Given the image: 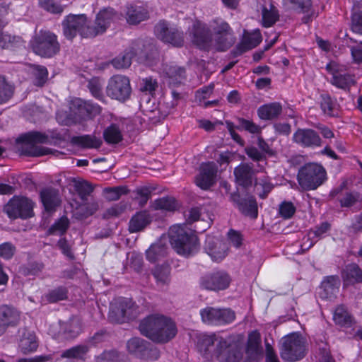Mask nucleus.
I'll use <instances>...</instances> for the list:
<instances>
[{"label":"nucleus","instance_id":"nucleus-5","mask_svg":"<svg viewBox=\"0 0 362 362\" xmlns=\"http://www.w3.org/2000/svg\"><path fill=\"white\" fill-rule=\"evenodd\" d=\"M304 338L297 334H291L284 338L280 349V356L284 361L294 362L303 358L306 354Z\"/></svg>","mask_w":362,"mask_h":362},{"label":"nucleus","instance_id":"nucleus-25","mask_svg":"<svg viewBox=\"0 0 362 362\" xmlns=\"http://www.w3.org/2000/svg\"><path fill=\"white\" fill-rule=\"evenodd\" d=\"M71 109L73 110H77L76 114L80 117L97 115L101 112V107L98 105L79 98H76L71 102Z\"/></svg>","mask_w":362,"mask_h":362},{"label":"nucleus","instance_id":"nucleus-37","mask_svg":"<svg viewBox=\"0 0 362 362\" xmlns=\"http://www.w3.org/2000/svg\"><path fill=\"white\" fill-rule=\"evenodd\" d=\"M14 92L15 86L8 81L4 76L0 75V105L11 100Z\"/></svg>","mask_w":362,"mask_h":362},{"label":"nucleus","instance_id":"nucleus-35","mask_svg":"<svg viewBox=\"0 0 362 362\" xmlns=\"http://www.w3.org/2000/svg\"><path fill=\"white\" fill-rule=\"evenodd\" d=\"M71 143L81 148H98L100 147L102 141L94 135H82L73 136Z\"/></svg>","mask_w":362,"mask_h":362},{"label":"nucleus","instance_id":"nucleus-8","mask_svg":"<svg viewBox=\"0 0 362 362\" xmlns=\"http://www.w3.org/2000/svg\"><path fill=\"white\" fill-rule=\"evenodd\" d=\"M117 14L113 8H107L100 11L93 25H88L87 23L83 25L82 30L83 37H94L103 34L107 30L110 23L116 19Z\"/></svg>","mask_w":362,"mask_h":362},{"label":"nucleus","instance_id":"nucleus-17","mask_svg":"<svg viewBox=\"0 0 362 362\" xmlns=\"http://www.w3.org/2000/svg\"><path fill=\"white\" fill-rule=\"evenodd\" d=\"M294 143L303 148L320 147L322 141L319 134L312 129H298L293 135Z\"/></svg>","mask_w":362,"mask_h":362},{"label":"nucleus","instance_id":"nucleus-61","mask_svg":"<svg viewBox=\"0 0 362 362\" xmlns=\"http://www.w3.org/2000/svg\"><path fill=\"white\" fill-rule=\"evenodd\" d=\"M135 193L136 194L135 199L141 207L145 206L151 197V190L148 187L137 188Z\"/></svg>","mask_w":362,"mask_h":362},{"label":"nucleus","instance_id":"nucleus-7","mask_svg":"<svg viewBox=\"0 0 362 362\" xmlns=\"http://www.w3.org/2000/svg\"><path fill=\"white\" fill-rule=\"evenodd\" d=\"M106 93L112 99L119 102L126 101L132 93L129 78L121 74L112 76L108 81Z\"/></svg>","mask_w":362,"mask_h":362},{"label":"nucleus","instance_id":"nucleus-45","mask_svg":"<svg viewBox=\"0 0 362 362\" xmlns=\"http://www.w3.org/2000/svg\"><path fill=\"white\" fill-rule=\"evenodd\" d=\"M88 350L89 347L86 345H78L63 351L62 357L83 360Z\"/></svg>","mask_w":362,"mask_h":362},{"label":"nucleus","instance_id":"nucleus-3","mask_svg":"<svg viewBox=\"0 0 362 362\" xmlns=\"http://www.w3.org/2000/svg\"><path fill=\"white\" fill-rule=\"evenodd\" d=\"M33 52L44 58H52L60 51V44L57 36L49 30H40L30 42Z\"/></svg>","mask_w":362,"mask_h":362},{"label":"nucleus","instance_id":"nucleus-58","mask_svg":"<svg viewBox=\"0 0 362 362\" xmlns=\"http://www.w3.org/2000/svg\"><path fill=\"white\" fill-rule=\"evenodd\" d=\"M39 4L41 8L54 14L62 13L64 11V7L54 0H39Z\"/></svg>","mask_w":362,"mask_h":362},{"label":"nucleus","instance_id":"nucleus-23","mask_svg":"<svg viewBox=\"0 0 362 362\" xmlns=\"http://www.w3.org/2000/svg\"><path fill=\"white\" fill-rule=\"evenodd\" d=\"M236 182L243 187H249L252 184L255 170L252 163H242L234 169Z\"/></svg>","mask_w":362,"mask_h":362},{"label":"nucleus","instance_id":"nucleus-33","mask_svg":"<svg viewBox=\"0 0 362 362\" xmlns=\"http://www.w3.org/2000/svg\"><path fill=\"white\" fill-rule=\"evenodd\" d=\"M151 272L158 286L164 287L170 284L171 268L168 264L156 265Z\"/></svg>","mask_w":362,"mask_h":362},{"label":"nucleus","instance_id":"nucleus-48","mask_svg":"<svg viewBox=\"0 0 362 362\" xmlns=\"http://www.w3.org/2000/svg\"><path fill=\"white\" fill-rule=\"evenodd\" d=\"M33 74L34 76V85L42 86L47 80L48 71L46 67L40 65H32Z\"/></svg>","mask_w":362,"mask_h":362},{"label":"nucleus","instance_id":"nucleus-30","mask_svg":"<svg viewBox=\"0 0 362 362\" xmlns=\"http://www.w3.org/2000/svg\"><path fill=\"white\" fill-rule=\"evenodd\" d=\"M127 22L130 25H137L148 18L147 10L137 5H129L125 11Z\"/></svg>","mask_w":362,"mask_h":362},{"label":"nucleus","instance_id":"nucleus-18","mask_svg":"<svg viewBox=\"0 0 362 362\" xmlns=\"http://www.w3.org/2000/svg\"><path fill=\"white\" fill-rule=\"evenodd\" d=\"M21 320V312L13 305L9 304L0 305V336L8 327H16Z\"/></svg>","mask_w":362,"mask_h":362},{"label":"nucleus","instance_id":"nucleus-22","mask_svg":"<svg viewBox=\"0 0 362 362\" xmlns=\"http://www.w3.org/2000/svg\"><path fill=\"white\" fill-rule=\"evenodd\" d=\"M18 347L22 353L28 354L35 351L38 347V341L34 332L28 330L25 327L18 330Z\"/></svg>","mask_w":362,"mask_h":362},{"label":"nucleus","instance_id":"nucleus-2","mask_svg":"<svg viewBox=\"0 0 362 362\" xmlns=\"http://www.w3.org/2000/svg\"><path fill=\"white\" fill-rule=\"evenodd\" d=\"M170 242L177 254L188 257L199 250V243L194 230L186 226H173L169 230Z\"/></svg>","mask_w":362,"mask_h":362},{"label":"nucleus","instance_id":"nucleus-62","mask_svg":"<svg viewBox=\"0 0 362 362\" xmlns=\"http://www.w3.org/2000/svg\"><path fill=\"white\" fill-rule=\"evenodd\" d=\"M119 353L115 350L105 351L96 357V362H119Z\"/></svg>","mask_w":362,"mask_h":362},{"label":"nucleus","instance_id":"nucleus-55","mask_svg":"<svg viewBox=\"0 0 362 362\" xmlns=\"http://www.w3.org/2000/svg\"><path fill=\"white\" fill-rule=\"evenodd\" d=\"M362 197L358 192H347L341 197L338 198L342 207H350L358 202H361Z\"/></svg>","mask_w":362,"mask_h":362},{"label":"nucleus","instance_id":"nucleus-40","mask_svg":"<svg viewBox=\"0 0 362 362\" xmlns=\"http://www.w3.org/2000/svg\"><path fill=\"white\" fill-rule=\"evenodd\" d=\"M147 341L139 337L132 338L127 343L128 351L141 358L143 352L146 349Z\"/></svg>","mask_w":362,"mask_h":362},{"label":"nucleus","instance_id":"nucleus-26","mask_svg":"<svg viewBox=\"0 0 362 362\" xmlns=\"http://www.w3.org/2000/svg\"><path fill=\"white\" fill-rule=\"evenodd\" d=\"M262 41L259 32L247 33L245 32L241 42L236 46L233 51L235 56H239L244 52L257 47Z\"/></svg>","mask_w":362,"mask_h":362},{"label":"nucleus","instance_id":"nucleus-51","mask_svg":"<svg viewBox=\"0 0 362 362\" xmlns=\"http://www.w3.org/2000/svg\"><path fill=\"white\" fill-rule=\"evenodd\" d=\"M128 193V189L124 186L107 187L103 189L105 198L108 201L118 200L122 194Z\"/></svg>","mask_w":362,"mask_h":362},{"label":"nucleus","instance_id":"nucleus-13","mask_svg":"<svg viewBox=\"0 0 362 362\" xmlns=\"http://www.w3.org/2000/svg\"><path fill=\"white\" fill-rule=\"evenodd\" d=\"M230 283L229 275L223 271H218L203 276L200 279V287L209 291H221L227 288Z\"/></svg>","mask_w":362,"mask_h":362},{"label":"nucleus","instance_id":"nucleus-44","mask_svg":"<svg viewBox=\"0 0 362 362\" xmlns=\"http://www.w3.org/2000/svg\"><path fill=\"white\" fill-rule=\"evenodd\" d=\"M23 40L21 37L11 36L0 33V46L4 49H13L23 45Z\"/></svg>","mask_w":362,"mask_h":362},{"label":"nucleus","instance_id":"nucleus-4","mask_svg":"<svg viewBox=\"0 0 362 362\" xmlns=\"http://www.w3.org/2000/svg\"><path fill=\"white\" fill-rule=\"evenodd\" d=\"M297 180L303 189L314 190L325 182L327 173L322 165L309 163L299 169Z\"/></svg>","mask_w":362,"mask_h":362},{"label":"nucleus","instance_id":"nucleus-31","mask_svg":"<svg viewBox=\"0 0 362 362\" xmlns=\"http://www.w3.org/2000/svg\"><path fill=\"white\" fill-rule=\"evenodd\" d=\"M152 221L151 216L146 211H141L135 214L129 222L130 233H137L143 230Z\"/></svg>","mask_w":362,"mask_h":362},{"label":"nucleus","instance_id":"nucleus-53","mask_svg":"<svg viewBox=\"0 0 362 362\" xmlns=\"http://www.w3.org/2000/svg\"><path fill=\"white\" fill-rule=\"evenodd\" d=\"M262 22L264 27L273 25L279 19L278 11L272 4V8H268L262 11Z\"/></svg>","mask_w":362,"mask_h":362},{"label":"nucleus","instance_id":"nucleus-29","mask_svg":"<svg viewBox=\"0 0 362 362\" xmlns=\"http://www.w3.org/2000/svg\"><path fill=\"white\" fill-rule=\"evenodd\" d=\"M16 143L21 144V146L18 148V151L21 155L39 157L54 153L49 148L39 146L30 141H18L17 139Z\"/></svg>","mask_w":362,"mask_h":362},{"label":"nucleus","instance_id":"nucleus-46","mask_svg":"<svg viewBox=\"0 0 362 362\" xmlns=\"http://www.w3.org/2000/svg\"><path fill=\"white\" fill-rule=\"evenodd\" d=\"M177 204L176 200L173 197H163L158 199L153 202V208L156 210H164L168 211H174L176 210Z\"/></svg>","mask_w":362,"mask_h":362},{"label":"nucleus","instance_id":"nucleus-14","mask_svg":"<svg viewBox=\"0 0 362 362\" xmlns=\"http://www.w3.org/2000/svg\"><path fill=\"white\" fill-rule=\"evenodd\" d=\"M189 32L191 40L194 45L200 49H209L212 43V37L209 29L205 25L197 21L193 24Z\"/></svg>","mask_w":362,"mask_h":362},{"label":"nucleus","instance_id":"nucleus-43","mask_svg":"<svg viewBox=\"0 0 362 362\" xmlns=\"http://www.w3.org/2000/svg\"><path fill=\"white\" fill-rule=\"evenodd\" d=\"M68 291L64 286H59L49 291L44 296L45 300L50 303H57L67 298Z\"/></svg>","mask_w":362,"mask_h":362},{"label":"nucleus","instance_id":"nucleus-41","mask_svg":"<svg viewBox=\"0 0 362 362\" xmlns=\"http://www.w3.org/2000/svg\"><path fill=\"white\" fill-rule=\"evenodd\" d=\"M133 53L128 49L111 61V64L117 69H127L132 64Z\"/></svg>","mask_w":362,"mask_h":362},{"label":"nucleus","instance_id":"nucleus-20","mask_svg":"<svg viewBox=\"0 0 362 362\" xmlns=\"http://www.w3.org/2000/svg\"><path fill=\"white\" fill-rule=\"evenodd\" d=\"M217 166L213 162L202 163L199 175L195 177V182L202 189H208L215 183Z\"/></svg>","mask_w":362,"mask_h":362},{"label":"nucleus","instance_id":"nucleus-10","mask_svg":"<svg viewBox=\"0 0 362 362\" xmlns=\"http://www.w3.org/2000/svg\"><path fill=\"white\" fill-rule=\"evenodd\" d=\"M204 323L221 325L231 323L235 318V313L230 309L206 307L200 310Z\"/></svg>","mask_w":362,"mask_h":362},{"label":"nucleus","instance_id":"nucleus-6","mask_svg":"<svg viewBox=\"0 0 362 362\" xmlns=\"http://www.w3.org/2000/svg\"><path fill=\"white\" fill-rule=\"evenodd\" d=\"M214 355L219 362H240L243 358L242 347L231 337L221 338L216 344Z\"/></svg>","mask_w":362,"mask_h":362},{"label":"nucleus","instance_id":"nucleus-47","mask_svg":"<svg viewBox=\"0 0 362 362\" xmlns=\"http://www.w3.org/2000/svg\"><path fill=\"white\" fill-rule=\"evenodd\" d=\"M128 49L133 53V57H137L140 62L145 61L148 57L147 47L141 40L134 42Z\"/></svg>","mask_w":362,"mask_h":362},{"label":"nucleus","instance_id":"nucleus-28","mask_svg":"<svg viewBox=\"0 0 362 362\" xmlns=\"http://www.w3.org/2000/svg\"><path fill=\"white\" fill-rule=\"evenodd\" d=\"M40 198L47 211H55L61 203L59 192L54 188L42 189L40 192Z\"/></svg>","mask_w":362,"mask_h":362},{"label":"nucleus","instance_id":"nucleus-64","mask_svg":"<svg viewBox=\"0 0 362 362\" xmlns=\"http://www.w3.org/2000/svg\"><path fill=\"white\" fill-rule=\"evenodd\" d=\"M351 30L359 35H362V11L354 12L351 16Z\"/></svg>","mask_w":362,"mask_h":362},{"label":"nucleus","instance_id":"nucleus-59","mask_svg":"<svg viewBox=\"0 0 362 362\" xmlns=\"http://www.w3.org/2000/svg\"><path fill=\"white\" fill-rule=\"evenodd\" d=\"M158 82L151 77L143 78L139 85V89L142 92H145L153 95L158 88Z\"/></svg>","mask_w":362,"mask_h":362},{"label":"nucleus","instance_id":"nucleus-54","mask_svg":"<svg viewBox=\"0 0 362 362\" xmlns=\"http://www.w3.org/2000/svg\"><path fill=\"white\" fill-rule=\"evenodd\" d=\"M69 226V221L66 216H62L56 221L48 230L50 235H62L65 233Z\"/></svg>","mask_w":362,"mask_h":362},{"label":"nucleus","instance_id":"nucleus-21","mask_svg":"<svg viewBox=\"0 0 362 362\" xmlns=\"http://www.w3.org/2000/svg\"><path fill=\"white\" fill-rule=\"evenodd\" d=\"M326 69L332 74L331 83L339 88L346 90L355 83L354 76L349 74H342L338 71L336 64L329 63Z\"/></svg>","mask_w":362,"mask_h":362},{"label":"nucleus","instance_id":"nucleus-19","mask_svg":"<svg viewBox=\"0 0 362 362\" xmlns=\"http://www.w3.org/2000/svg\"><path fill=\"white\" fill-rule=\"evenodd\" d=\"M204 250L214 262L222 261L228 255L227 244L218 238L207 235Z\"/></svg>","mask_w":362,"mask_h":362},{"label":"nucleus","instance_id":"nucleus-27","mask_svg":"<svg viewBox=\"0 0 362 362\" xmlns=\"http://www.w3.org/2000/svg\"><path fill=\"white\" fill-rule=\"evenodd\" d=\"M340 281L337 276H327L321 284L322 291L320 296L322 298L332 300L339 292Z\"/></svg>","mask_w":362,"mask_h":362},{"label":"nucleus","instance_id":"nucleus-38","mask_svg":"<svg viewBox=\"0 0 362 362\" xmlns=\"http://www.w3.org/2000/svg\"><path fill=\"white\" fill-rule=\"evenodd\" d=\"M167 254V245L162 242L153 244L146 252V258L151 262L158 260Z\"/></svg>","mask_w":362,"mask_h":362},{"label":"nucleus","instance_id":"nucleus-56","mask_svg":"<svg viewBox=\"0 0 362 362\" xmlns=\"http://www.w3.org/2000/svg\"><path fill=\"white\" fill-rule=\"evenodd\" d=\"M216 42L217 49L219 51H225L228 49L233 43L234 38L232 33H226L225 35H219L216 36Z\"/></svg>","mask_w":362,"mask_h":362},{"label":"nucleus","instance_id":"nucleus-36","mask_svg":"<svg viewBox=\"0 0 362 362\" xmlns=\"http://www.w3.org/2000/svg\"><path fill=\"white\" fill-rule=\"evenodd\" d=\"M333 320L336 325L341 327H349L353 324V317L343 305H339L335 309Z\"/></svg>","mask_w":362,"mask_h":362},{"label":"nucleus","instance_id":"nucleus-60","mask_svg":"<svg viewBox=\"0 0 362 362\" xmlns=\"http://www.w3.org/2000/svg\"><path fill=\"white\" fill-rule=\"evenodd\" d=\"M237 121V128L239 129H244L252 134L259 133L261 131V127L252 121L243 118H238Z\"/></svg>","mask_w":362,"mask_h":362},{"label":"nucleus","instance_id":"nucleus-9","mask_svg":"<svg viewBox=\"0 0 362 362\" xmlns=\"http://www.w3.org/2000/svg\"><path fill=\"white\" fill-rule=\"evenodd\" d=\"M33 204L30 199L25 197H13L5 205L4 211L10 218L25 219L33 216Z\"/></svg>","mask_w":362,"mask_h":362},{"label":"nucleus","instance_id":"nucleus-12","mask_svg":"<svg viewBox=\"0 0 362 362\" xmlns=\"http://www.w3.org/2000/svg\"><path fill=\"white\" fill-rule=\"evenodd\" d=\"M157 37L165 43L180 47L184 45L183 32L176 28L169 27L165 21H160L155 27Z\"/></svg>","mask_w":362,"mask_h":362},{"label":"nucleus","instance_id":"nucleus-57","mask_svg":"<svg viewBox=\"0 0 362 362\" xmlns=\"http://www.w3.org/2000/svg\"><path fill=\"white\" fill-rule=\"evenodd\" d=\"M75 189L83 202L88 201V197L93 191L92 186L87 182H76Z\"/></svg>","mask_w":362,"mask_h":362},{"label":"nucleus","instance_id":"nucleus-52","mask_svg":"<svg viewBox=\"0 0 362 362\" xmlns=\"http://www.w3.org/2000/svg\"><path fill=\"white\" fill-rule=\"evenodd\" d=\"M286 6L301 13H308L312 7L311 0H283Z\"/></svg>","mask_w":362,"mask_h":362},{"label":"nucleus","instance_id":"nucleus-42","mask_svg":"<svg viewBox=\"0 0 362 362\" xmlns=\"http://www.w3.org/2000/svg\"><path fill=\"white\" fill-rule=\"evenodd\" d=\"M103 137L108 144H117L122 139L121 131L115 124H112L104 130Z\"/></svg>","mask_w":362,"mask_h":362},{"label":"nucleus","instance_id":"nucleus-32","mask_svg":"<svg viewBox=\"0 0 362 362\" xmlns=\"http://www.w3.org/2000/svg\"><path fill=\"white\" fill-rule=\"evenodd\" d=\"M281 112L282 105L278 102L263 105L257 109V115L263 120L276 119Z\"/></svg>","mask_w":362,"mask_h":362},{"label":"nucleus","instance_id":"nucleus-16","mask_svg":"<svg viewBox=\"0 0 362 362\" xmlns=\"http://www.w3.org/2000/svg\"><path fill=\"white\" fill-rule=\"evenodd\" d=\"M86 20L84 14L67 16L62 22L63 33L66 38L72 40L78 33L82 37V30Z\"/></svg>","mask_w":362,"mask_h":362},{"label":"nucleus","instance_id":"nucleus-63","mask_svg":"<svg viewBox=\"0 0 362 362\" xmlns=\"http://www.w3.org/2000/svg\"><path fill=\"white\" fill-rule=\"evenodd\" d=\"M245 152L247 156L255 162L262 161L267 159L266 155L255 146H251L245 147Z\"/></svg>","mask_w":362,"mask_h":362},{"label":"nucleus","instance_id":"nucleus-1","mask_svg":"<svg viewBox=\"0 0 362 362\" xmlns=\"http://www.w3.org/2000/svg\"><path fill=\"white\" fill-rule=\"evenodd\" d=\"M139 330L142 335L160 344L168 342L177 332L175 323L161 314H151L144 318L140 322Z\"/></svg>","mask_w":362,"mask_h":362},{"label":"nucleus","instance_id":"nucleus-34","mask_svg":"<svg viewBox=\"0 0 362 362\" xmlns=\"http://www.w3.org/2000/svg\"><path fill=\"white\" fill-rule=\"evenodd\" d=\"M342 277L351 284L362 283V269L357 264H349L343 269Z\"/></svg>","mask_w":362,"mask_h":362},{"label":"nucleus","instance_id":"nucleus-50","mask_svg":"<svg viewBox=\"0 0 362 362\" xmlns=\"http://www.w3.org/2000/svg\"><path fill=\"white\" fill-rule=\"evenodd\" d=\"M320 106L324 113L334 116L337 111V103L328 94L321 95Z\"/></svg>","mask_w":362,"mask_h":362},{"label":"nucleus","instance_id":"nucleus-15","mask_svg":"<svg viewBox=\"0 0 362 362\" xmlns=\"http://www.w3.org/2000/svg\"><path fill=\"white\" fill-rule=\"evenodd\" d=\"M230 200L238 210L245 216L256 218L258 215L257 203L255 198L250 194L241 196L239 194H231Z\"/></svg>","mask_w":362,"mask_h":362},{"label":"nucleus","instance_id":"nucleus-39","mask_svg":"<svg viewBox=\"0 0 362 362\" xmlns=\"http://www.w3.org/2000/svg\"><path fill=\"white\" fill-rule=\"evenodd\" d=\"M18 141H30L36 144H51L49 136L40 132H30L21 135L18 138Z\"/></svg>","mask_w":362,"mask_h":362},{"label":"nucleus","instance_id":"nucleus-49","mask_svg":"<svg viewBox=\"0 0 362 362\" xmlns=\"http://www.w3.org/2000/svg\"><path fill=\"white\" fill-rule=\"evenodd\" d=\"M87 87L94 98L100 101H105V97L103 93V84L98 78H91L88 81Z\"/></svg>","mask_w":362,"mask_h":362},{"label":"nucleus","instance_id":"nucleus-24","mask_svg":"<svg viewBox=\"0 0 362 362\" xmlns=\"http://www.w3.org/2000/svg\"><path fill=\"white\" fill-rule=\"evenodd\" d=\"M164 74L167 83L173 87L182 84L187 78L185 68L177 65H166Z\"/></svg>","mask_w":362,"mask_h":362},{"label":"nucleus","instance_id":"nucleus-11","mask_svg":"<svg viewBox=\"0 0 362 362\" xmlns=\"http://www.w3.org/2000/svg\"><path fill=\"white\" fill-rule=\"evenodd\" d=\"M134 304L131 300H122L111 303L108 319L113 323H123L126 320L134 318Z\"/></svg>","mask_w":362,"mask_h":362}]
</instances>
